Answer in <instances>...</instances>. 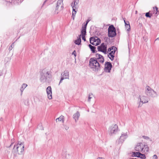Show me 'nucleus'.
I'll return each instance as SVG.
<instances>
[{
    "mask_svg": "<svg viewBox=\"0 0 159 159\" xmlns=\"http://www.w3.org/2000/svg\"><path fill=\"white\" fill-rule=\"evenodd\" d=\"M40 80L41 82H50L51 81L52 75L51 72L46 69H43L40 73Z\"/></svg>",
    "mask_w": 159,
    "mask_h": 159,
    "instance_id": "nucleus-1",
    "label": "nucleus"
},
{
    "mask_svg": "<svg viewBox=\"0 0 159 159\" xmlns=\"http://www.w3.org/2000/svg\"><path fill=\"white\" fill-rule=\"evenodd\" d=\"M89 66L94 71H98L100 70V66L99 63L95 57L90 58L89 61Z\"/></svg>",
    "mask_w": 159,
    "mask_h": 159,
    "instance_id": "nucleus-2",
    "label": "nucleus"
},
{
    "mask_svg": "<svg viewBox=\"0 0 159 159\" xmlns=\"http://www.w3.org/2000/svg\"><path fill=\"white\" fill-rule=\"evenodd\" d=\"M25 144L24 142H18L16 144L14 145L13 150L15 153L19 155L24 153Z\"/></svg>",
    "mask_w": 159,
    "mask_h": 159,
    "instance_id": "nucleus-3",
    "label": "nucleus"
},
{
    "mask_svg": "<svg viewBox=\"0 0 159 159\" xmlns=\"http://www.w3.org/2000/svg\"><path fill=\"white\" fill-rule=\"evenodd\" d=\"M108 36L109 37H113L116 35V28L112 25H110L108 30Z\"/></svg>",
    "mask_w": 159,
    "mask_h": 159,
    "instance_id": "nucleus-4",
    "label": "nucleus"
},
{
    "mask_svg": "<svg viewBox=\"0 0 159 159\" xmlns=\"http://www.w3.org/2000/svg\"><path fill=\"white\" fill-rule=\"evenodd\" d=\"M128 137V135L126 133H123L121 134L118 139L116 141L117 145H121L125 140Z\"/></svg>",
    "mask_w": 159,
    "mask_h": 159,
    "instance_id": "nucleus-5",
    "label": "nucleus"
},
{
    "mask_svg": "<svg viewBox=\"0 0 159 159\" xmlns=\"http://www.w3.org/2000/svg\"><path fill=\"white\" fill-rule=\"evenodd\" d=\"M145 146V144L142 143H137L136 146L134 148L135 150L136 151H138L140 152H142Z\"/></svg>",
    "mask_w": 159,
    "mask_h": 159,
    "instance_id": "nucleus-6",
    "label": "nucleus"
},
{
    "mask_svg": "<svg viewBox=\"0 0 159 159\" xmlns=\"http://www.w3.org/2000/svg\"><path fill=\"white\" fill-rule=\"evenodd\" d=\"M138 101H140V102L142 103L141 104L140 103H139L138 106L139 107H141L143 104L148 102V98L145 96L141 97L140 96H139V97L138 98Z\"/></svg>",
    "mask_w": 159,
    "mask_h": 159,
    "instance_id": "nucleus-7",
    "label": "nucleus"
},
{
    "mask_svg": "<svg viewBox=\"0 0 159 159\" xmlns=\"http://www.w3.org/2000/svg\"><path fill=\"white\" fill-rule=\"evenodd\" d=\"M104 71L110 73L112 67V65L110 62H106L105 64Z\"/></svg>",
    "mask_w": 159,
    "mask_h": 159,
    "instance_id": "nucleus-8",
    "label": "nucleus"
},
{
    "mask_svg": "<svg viewBox=\"0 0 159 159\" xmlns=\"http://www.w3.org/2000/svg\"><path fill=\"white\" fill-rule=\"evenodd\" d=\"M146 94L151 97H155L157 95V92L154 90H146Z\"/></svg>",
    "mask_w": 159,
    "mask_h": 159,
    "instance_id": "nucleus-9",
    "label": "nucleus"
},
{
    "mask_svg": "<svg viewBox=\"0 0 159 159\" xmlns=\"http://www.w3.org/2000/svg\"><path fill=\"white\" fill-rule=\"evenodd\" d=\"M109 130L111 134H116V132L118 131V127L117 125L115 124L113 126L110 127Z\"/></svg>",
    "mask_w": 159,
    "mask_h": 159,
    "instance_id": "nucleus-10",
    "label": "nucleus"
},
{
    "mask_svg": "<svg viewBox=\"0 0 159 159\" xmlns=\"http://www.w3.org/2000/svg\"><path fill=\"white\" fill-rule=\"evenodd\" d=\"M92 39H93V42H94L96 43V46L98 45L100 43L101 40L97 37H91L89 39L91 40Z\"/></svg>",
    "mask_w": 159,
    "mask_h": 159,
    "instance_id": "nucleus-11",
    "label": "nucleus"
},
{
    "mask_svg": "<svg viewBox=\"0 0 159 159\" xmlns=\"http://www.w3.org/2000/svg\"><path fill=\"white\" fill-rule=\"evenodd\" d=\"M63 5L62 0H58L57 2L56 9L57 10L60 6V10H62L63 8Z\"/></svg>",
    "mask_w": 159,
    "mask_h": 159,
    "instance_id": "nucleus-12",
    "label": "nucleus"
},
{
    "mask_svg": "<svg viewBox=\"0 0 159 159\" xmlns=\"http://www.w3.org/2000/svg\"><path fill=\"white\" fill-rule=\"evenodd\" d=\"M96 57H97L96 58H97V60H98L99 62L102 63L104 62V58L102 55L97 53L96 54Z\"/></svg>",
    "mask_w": 159,
    "mask_h": 159,
    "instance_id": "nucleus-13",
    "label": "nucleus"
},
{
    "mask_svg": "<svg viewBox=\"0 0 159 159\" xmlns=\"http://www.w3.org/2000/svg\"><path fill=\"white\" fill-rule=\"evenodd\" d=\"M106 48H107V45L105 44L104 43H102L100 45L98 46L97 48L98 51L99 52H101Z\"/></svg>",
    "mask_w": 159,
    "mask_h": 159,
    "instance_id": "nucleus-14",
    "label": "nucleus"
},
{
    "mask_svg": "<svg viewBox=\"0 0 159 159\" xmlns=\"http://www.w3.org/2000/svg\"><path fill=\"white\" fill-rule=\"evenodd\" d=\"M71 6L73 9H75L78 7V3L76 2V0H74L73 2L71 3Z\"/></svg>",
    "mask_w": 159,
    "mask_h": 159,
    "instance_id": "nucleus-15",
    "label": "nucleus"
},
{
    "mask_svg": "<svg viewBox=\"0 0 159 159\" xmlns=\"http://www.w3.org/2000/svg\"><path fill=\"white\" fill-rule=\"evenodd\" d=\"M61 75L63 76L65 79H69V73L68 71L67 70H65L63 73H62Z\"/></svg>",
    "mask_w": 159,
    "mask_h": 159,
    "instance_id": "nucleus-16",
    "label": "nucleus"
},
{
    "mask_svg": "<svg viewBox=\"0 0 159 159\" xmlns=\"http://www.w3.org/2000/svg\"><path fill=\"white\" fill-rule=\"evenodd\" d=\"M86 27L82 26V29L81 31V34L80 35V36L81 35H85L86 34Z\"/></svg>",
    "mask_w": 159,
    "mask_h": 159,
    "instance_id": "nucleus-17",
    "label": "nucleus"
},
{
    "mask_svg": "<svg viewBox=\"0 0 159 159\" xmlns=\"http://www.w3.org/2000/svg\"><path fill=\"white\" fill-rule=\"evenodd\" d=\"M22 102H23L24 104L26 106H28L29 104V99L28 98H25L21 100Z\"/></svg>",
    "mask_w": 159,
    "mask_h": 159,
    "instance_id": "nucleus-18",
    "label": "nucleus"
},
{
    "mask_svg": "<svg viewBox=\"0 0 159 159\" xmlns=\"http://www.w3.org/2000/svg\"><path fill=\"white\" fill-rule=\"evenodd\" d=\"M52 90H46L48 98L50 100L52 99Z\"/></svg>",
    "mask_w": 159,
    "mask_h": 159,
    "instance_id": "nucleus-19",
    "label": "nucleus"
},
{
    "mask_svg": "<svg viewBox=\"0 0 159 159\" xmlns=\"http://www.w3.org/2000/svg\"><path fill=\"white\" fill-rule=\"evenodd\" d=\"M80 116V113L78 111L76 112L73 115V118L75 119V121L76 122V120H78Z\"/></svg>",
    "mask_w": 159,
    "mask_h": 159,
    "instance_id": "nucleus-20",
    "label": "nucleus"
},
{
    "mask_svg": "<svg viewBox=\"0 0 159 159\" xmlns=\"http://www.w3.org/2000/svg\"><path fill=\"white\" fill-rule=\"evenodd\" d=\"M89 47L93 53H94L97 52V51H96V48L94 46H93L91 44H89Z\"/></svg>",
    "mask_w": 159,
    "mask_h": 159,
    "instance_id": "nucleus-21",
    "label": "nucleus"
},
{
    "mask_svg": "<svg viewBox=\"0 0 159 159\" xmlns=\"http://www.w3.org/2000/svg\"><path fill=\"white\" fill-rule=\"evenodd\" d=\"M64 116H60L58 118H57L56 119V121L57 122L60 121H62V123L64 122Z\"/></svg>",
    "mask_w": 159,
    "mask_h": 159,
    "instance_id": "nucleus-22",
    "label": "nucleus"
},
{
    "mask_svg": "<svg viewBox=\"0 0 159 159\" xmlns=\"http://www.w3.org/2000/svg\"><path fill=\"white\" fill-rule=\"evenodd\" d=\"M140 152L138 151L137 152H133L132 156L133 157H139Z\"/></svg>",
    "mask_w": 159,
    "mask_h": 159,
    "instance_id": "nucleus-23",
    "label": "nucleus"
},
{
    "mask_svg": "<svg viewBox=\"0 0 159 159\" xmlns=\"http://www.w3.org/2000/svg\"><path fill=\"white\" fill-rule=\"evenodd\" d=\"M149 151V147L147 145L145 144V146H144V148L143 150V151L142 152V153H146V152H147Z\"/></svg>",
    "mask_w": 159,
    "mask_h": 159,
    "instance_id": "nucleus-24",
    "label": "nucleus"
},
{
    "mask_svg": "<svg viewBox=\"0 0 159 159\" xmlns=\"http://www.w3.org/2000/svg\"><path fill=\"white\" fill-rule=\"evenodd\" d=\"M81 42V39L80 38H79L77 39L75 41V43L76 44L79 45L80 44Z\"/></svg>",
    "mask_w": 159,
    "mask_h": 159,
    "instance_id": "nucleus-25",
    "label": "nucleus"
},
{
    "mask_svg": "<svg viewBox=\"0 0 159 159\" xmlns=\"http://www.w3.org/2000/svg\"><path fill=\"white\" fill-rule=\"evenodd\" d=\"M158 8L157 7H155V10L154 9V7H153V10L154 11V12L155 13V15H154L155 16H157L158 13Z\"/></svg>",
    "mask_w": 159,
    "mask_h": 159,
    "instance_id": "nucleus-26",
    "label": "nucleus"
},
{
    "mask_svg": "<svg viewBox=\"0 0 159 159\" xmlns=\"http://www.w3.org/2000/svg\"><path fill=\"white\" fill-rule=\"evenodd\" d=\"M108 57L110 59V60L112 61L114 60L115 56L114 55L109 53L108 54Z\"/></svg>",
    "mask_w": 159,
    "mask_h": 159,
    "instance_id": "nucleus-27",
    "label": "nucleus"
},
{
    "mask_svg": "<svg viewBox=\"0 0 159 159\" xmlns=\"http://www.w3.org/2000/svg\"><path fill=\"white\" fill-rule=\"evenodd\" d=\"M138 157L142 159H145L146 157L144 154H142L140 152Z\"/></svg>",
    "mask_w": 159,
    "mask_h": 159,
    "instance_id": "nucleus-28",
    "label": "nucleus"
},
{
    "mask_svg": "<svg viewBox=\"0 0 159 159\" xmlns=\"http://www.w3.org/2000/svg\"><path fill=\"white\" fill-rule=\"evenodd\" d=\"M76 11H75V9H73V12L72 15V18H73V20L74 19L75 17V15L76 14Z\"/></svg>",
    "mask_w": 159,
    "mask_h": 159,
    "instance_id": "nucleus-29",
    "label": "nucleus"
},
{
    "mask_svg": "<svg viewBox=\"0 0 159 159\" xmlns=\"http://www.w3.org/2000/svg\"><path fill=\"white\" fill-rule=\"evenodd\" d=\"M151 11H149V12H147L145 13V16L147 17L151 18V15L150 14Z\"/></svg>",
    "mask_w": 159,
    "mask_h": 159,
    "instance_id": "nucleus-30",
    "label": "nucleus"
},
{
    "mask_svg": "<svg viewBox=\"0 0 159 159\" xmlns=\"http://www.w3.org/2000/svg\"><path fill=\"white\" fill-rule=\"evenodd\" d=\"M125 27L126 29V30L129 31L130 30V25H127L125 26Z\"/></svg>",
    "mask_w": 159,
    "mask_h": 159,
    "instance_id": "nucleus-31",
    "label": "nucleus"
},
{
    "mask_svg": "<svg viewBox=\"0 0 159 159\" xmlns=\"http://www.w3.org/2000/svg\"><path fill=\"white\" fill-rule=\"evenodd\" d=\"M27 86V84H25V83H24L22 84V86H21V89H25Z\"/></svg>",
    "mask_w": 159,
    "mask_h": 159,
    "instance_id": "nucleus-32",
    "label": "nucleus"
},
{
    "mask_svg": "<svg viewBox=\"0 0 159 159\" xmlns=\"http://www.w3.org/2000/svg\"><path fill=\"white\" fill-rule=\"evenodd\" d=\"M14 47V43H12L11 45L9 47L8 50L9 51H11Z\"/></svg>",
    "mask_w": 159,
    "mask_h": 159,
    "instance_id": "nucleus-33",
    "label": "nucleus"
},
{
    "mask_svg": "<svg viewBox=\"0 0 159 159\" xmlns=\"http://www.w3.org/2000/svg\"><path fill=\"white\" fill-rule=\"evenodd\" d=\"M93 97V94L92 93H89V95L88 101L90 102V99L92 98Z\"/></svg>",
    "mask_w": 159,
    "mask_h": 159,
    "instance_id": "nucleus-34",
    "label": "nucleus"
},
{
    "mask_svg": "<svg viewBox=\"0 0 159 159\" xmlns=\"http://www.w3.org/2000/svg\"><path fill=\"white\" fill-rule=\"evenodd\" d=\"M11 144H10V146L9 147H8V148H10L13 144V143L15 142V139H11Z\"/></svg>",
    "mask_w": 159,
    "mask_h": 159,
    "instance_id": "nucleus-35",
    "label": "nucleus"
},
{
    "mask_svg": "<svg viewBox=\"0 0 159 159\" xmlns=\"http://www.w3.org/2000/svg\"><path fill=\"white\" fill-rule=\"evenodd\" d=\"M111 48L112 49V51H114L115 52H116L117 50V48L115 46L111 47Z\"/></svg>",
    "mask_w": 159,
    "mask_h": 159,
    "instance_id": "nucleus-36",
    "label": "nucleus"
},
{
    "mask_svg": "<svg viewBox=\"0 0 159 159\" xmlns=\"http://www.w3.org/2000/svg\"><path fill=\"white\" fill-rule=\"evenodd\" d=\"M90 21V20H89V19H88L86 21V23H85V24L84 25H83V26H84V27H87V24H88V23H89V22Z\"/></svg>",
    "mask_w": 159,
    "mask_h": 159,
    "instance_id": "nucleus-37",
    "label": "nucleus"
},
{
    "mask_svg": "<svg viewBox=\"0 0 159 159\" xmlns=\"http://www.w3.org/2000/svg\"><path fill=\"white\" fill-rule=\"evenodd\" d=\"M104 53L105 54H106L107 53V48L105 49L104 50H102V51H101Z\"/></svg>",
    "mask_w": 159,
    "mask_h": 159,
    "instance_id": "nucleus-38",
    "label": "nucleus"
},
{
    "mask_svg": "<svg viewBox=\"0 0 159 159\" xmlns=\"http://www.w3.org/2000/svg\"><path fill=\"white\" fill-rule=\"evenodd\" d=\"M89 41H90V43L92 44L93 45H96V43H95L94 42H92V40H91V39H89Z\"/></svg>",
    "mask_w": 159,
    "mask_h": 159,
    "instance_id": "nucleus-39",
    "label": "nucleus"
},
{
    "mask_svg": "<svg viewBox=\"0 0 159 159\" xmlns=\"http://www.w3.org/2000/svg\"><path fill=\"white\" fill-rule=\"evenodd\" d=\"M85 35H82V39L83 40H84V41H86V38H85Z\"/></svg>",
    "mask_w": 159,
    "mask_h": 159,
    "instance_id": "nucleus-40",
    "label": "nucleus"
},
{
    "mask_svg": "<svg viewBox=\"0 0 159 159\" xmlns=\"http://www.w3.org/2000/svg\"><path fill=\"white\" fill-rule=\"evenodd\" d=\"M72 55H74L75 57L76 56V52L75 50H74L72 53Z\"/></svg>",
    "mask_w": 159,
    "mask_h": 159,
    "instance_id": "nucleus-41",
    "label": "nucleus"
},
{
    "mask_svg": "<svg viewBox=\"0 0 159 159\" xmlns=\"http://www.w3.org/2000/svg\"><path fill=\"white\" fill-rule=\"evenodd\" d=\"M153 159H157V156L156 155H154L152 157Z\"/></svg>",
    "mask_w": 159,
    "mask_h": 159,
    "instance_id": "nucleus-42",
    "label": "nucleus"
},
{
    "mask_svg": "<svg viewBox=\"0 0 159 159\" xmlns=\"http://www.w3.org/2000/svg\"><path fill=\"white\" fill-rule=\"evenodd\" d=\"M65 78L63 76H61V80H60V81L59 82V83H61V81L64 79H65Z\"/></svg>",
    "mask_w": 159,
    "mask_h": 159,
    "instance_id": "nucleus-43",
    "label": "nucleus"
},
{
    "mask_svg": "<svg viewBox=\"0 0 159 159\" xmlns=\"http://www.w3.org/2000/svg\"><path fill=\"white\" fill-rule=\"evenodd\" d=\"M125 26L129 25V21H125Z\"/></svg>",
    "mask_w": 159,
    "mask_h": 159,
    "instance_id": "nucleus-44",
    "label": "nucleus"
},
{
    "mask_svg": "<svg viewBox=\"0 0 159 159\" xmlns=\"http://www.w3.org/2000/svg\"><path fill=\"white\" fill-rule=\"evenodd\" d=\"M115 52H115V51H113V50L112 51L111 50V52H110L109 53H111V54H113V55H114Z\"/></svg>",
    "mask_w": 159,
    "mask_h": 159,
    "instance_id": "nucleus-45",
    "label": "nucleus"
},
{
    "mask_svg": "<svg viewBox=\"0 0 159 159\" xmlns=\"http://www.w3.org/2000/svg\"><path fill=\"white\" fill-rule=\"evenodd\" d=\"M143 138L144 139H149V137L145 136H143Z\"/></svg>",
    "mask_w": 159,
    "mask_h": 159,
    "instance_id": "nucleus-46",
    "label": "nucleus"
},
{
    "mask_svg": "<svg viewBox=\"0 0 159 159\" xmlns=\"http://www.w3.org/2000/svg\"><path fill=\"white\" fill-rule=\"evenodd\" d=\"M112 49L111 48H111H109L108 49V52H111V51L112 50Z\"/></svg>",
    "mask_w": 159,
    "mask_h": 159,
    "instance_id": "nucleus-47",
    "label": "nucleus"
},
{
    "mask_svg": "<svg viewBox=\"0 0 159 159\" xmlns=\"http://www.w3.org/2000/svg\"><path fill=\"white\" fill-rule=\"evenodd\" d=\"M151 11V12H150V14L151 15V16H152V15L153 14H155V13L154 12V11L153 10V11Z\"/></svg>",
    "mask_w": 159,
    "mask_h": 159,
    "instance_id": "nucleus-48",
    "label": "nucleus"
},
{
    "mask_svg": "<svg viewBox=\"0 0 159 159\" xmlns=\"http://www.w3.org/2000/svg\"><path fill=\"white\" fill-rule=\"evenodd\" d=\"M46 89H51V86H48L47 88Z\"/></svg>",
    "mask_w": 159,
    "mask_h": 159,
    "instance_id": "nucleus-49",
    "label": "nucleus"
},
{
    "mask_svg": "<svg viewBox=\"0 0 159 159\" xmlns=\"http://www.w3.org/2000/svg\"><path fill=\"white\" fill-rule=\"evenodd\" d=\"M150 87L149 86H147L146 87V89H150Z\"/></svg>",
    "mask_w": 159,
    "mask_h": 159,
    "instance_id": "nucleus-50",
    "label": "nucleus"
},
{
    "mask_svg": "<svg viewBox=\"0 0 159 159\" xmlns=\"http://www.w3.org/2000/svg\"><path fill=\"white\" fill-rule=\"evenodd\" d=\"M21 90V92L20 95L21 96L22 94V93H23V90Z\"/></svg>",
    "mask_w": 159,
    "mask_h": 159,
    "instance_id": "nucleus-51",
    "label": "nucleus"
},
{
    "mask_svg": "<svg viewBox=\"0 0 159 159\" xmlns=\"http://www.w3.org/2000/svg\"><path fill=\"white\" fill-rule=\"evenodd\" d=\"M108 39V38H104V40L106 41L107 42V40Z\"/></svg>",
    "mask_w": 159,
    "mask_h": 159,
    "instance_id": "nucleus-52",
    "label": "nucleus"
},
{
    "mask_svg": "<svg viewBox=\"0 0 159 159\" xmlns=\"http://www.w3.org/2000/svg\"><path fill=\"white\" fill-rule=\"evenodd\" d=\"M157 40H159V38H157V39L155 40V41H156Z\"/></svg>",
    "mask_w": 159,
    "mask_h": 159,
    "instance_id": "nucleus-53",
    "label": "nucleus"
},
{
    "mask_svg": "<svg viewBox=\"0 0 159 159\" xmlns=\"http://www.w3.org/2000/svg\"><path fill=\"white\" fill-rule=\"evenodd\" d=\"M97 159H103V158H102V157L100 158V157H99Z\"/></svg>",
    "mask_w": 159,
    "mask_h": 159,
    "instance_id": "nucleus-54",
    "label": "nucleus"
},
{
    "mask_svg": "<svg viewBox=\"0 0 159 159\" xmlns=\"http://www.w3.org/2000/svg\"><path fill=\"white\" fill-rule=\"evenodd\" d=\"M123 19H124V23H125V21H126L125 20V18H124Z\"/></svg>",
    "mask_w": 159,
    "mask_h": 159,
    "instance_id": "nucleus-55",
    "label": "nucleus"
},
{
    "mask_svg": "<svg viewBox=\"0 0 159 159\" xmlns=\"http://www.w3.org/2000/svg\"><path fill=\"white\" fill-rule=\"evenodd\" d=\"M47 0H45V1L44 2V3L47 1Z\"/></svg>",
    "mask_w": 159,
    "mask_h": 159,
    "instance_id": "nucleus-56",
    "label": "nucleus"
},
{
    "mask_svg": "<svg viewBox=\"0 0 159 159\" xmlns=\"http://www.w3.org/2000/svg\"><path fill=\"white\" fill-rule=\"evenodd\" d=\"M91 40H92V42H93V39H91Z\"/></svg>",
    "mask_w": 159,
    "mask_h": 159,
    "instance_id": "nucleus-57",
    "label": "nucleus"
}]
</instances>
